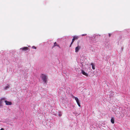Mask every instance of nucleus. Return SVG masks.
Returning <instances> with one entry per match:
<instances>
[{"instance_id":"nucleus-1","label":"nucleus","mask_w":130,"mask_h":130,"mask_svg":"<svg viewBox=\"0 0 130 130\" xmlns=\"http://www.w3.org/2000/svg\"><path fill=\"white\" fill-rule=\"evenodd\" d=\"M41 78L43 82L46 84L47 82V76L45 75L42 74V75Z\"/></svg>"},{"instance_id":"nucleus-2","label":"nucleus","mask_w":130,"mask_h":130,"mask_svg":"<svg viewBox=\"0 0 130 130\" xmlns=\"http://www.w3.org/2000/svg\"><path fill=\"white\" fill-rule=\"evenodd\" d=\"M79 37L78 36H75L73 37V38L72 39V42L71 44L70 45V47L71 46V45L73 44V42H74V41H75V40H77L78 39V38H79Z\"/></svg>"},{"instance_id":"nucleus-3","label":"nucleus","mask_w":130,"mask_h":130,"mask_svg":"<svg viewBox=\"0 0 130 130\" xmlns=\"http://www.w3.org/2000/svg\"><path fill=\"white\" fill-rule=\"evenodd\" d=\"M75 99L76 100L78 106L79 107H80L81 106V105L80 104L79 101V100H78V98L76 97H75Z\"/></svg>"},{"instance_id":"nucleus-4","label":"nucleus","mask_w":130,"mask_h":130,"mask_svg":"<svg viewBox=\"0 0 130 130\" xmlns=\"http://www.w3.org/2000/svg\"><path fill=\"white\" fill-rule=\"evenodd\" d=\"M80 48V47L78 45L75 48V52L76 53L77 52Z\"/></svg>"},{"instance_id":"nucleus-5","label":"nucleus","mask_w":130,"mask_h":130,"mask_svg":"<svg viewBox=\"0 0 130 130\" xmlns=\"http://www.w3.org/2000/svg\"><path fill=\"white\" fill-rule=\"evenodd\" d=\"M5 102L6 103V105H10L12 104V103L11 102L8 101L6 100L5 101Z\"/></svg>"},{"instance_id":"nucleus-6","label":"nucleus","mask_w":130,"mask_h":130,"mask_svg":"<svg viewBox=\"0 0 130 130\" xmlns=\"http://www.w3.org/2000/svg\"><path fill=\"white\" fill-rule=\"evenodd\" d=\"M82 74L83 75H84L87 76H88V74L87 73H86L84 71L82 70Z\"/></svg>"},{"instance_id":"nucleus-7","label":"nucleus","mask_w":130,"mask_h":130,"mask_svg":"<svg viewBox=\"0 0 130 130\" xmlns=\"http://www.w3.org/2000/svg\"><path fill=\"white\" fill-rule=\"evenodd\" d=\"M21 49H22L23 51H26L28 50V48L27 47H24L23 48H20Z\"/></svg>"},{"instance_id":"nucleus-8","label":"nucleus","mask_w":130,"mask_h":130,"mask_svg":"<svg viewBox=\"0 0 130 130\" xmlns=\"http://www.w3.org/2000/svg\"><path fill=\"white\" fill-rule=\"evenodd\" d=\"M5 99L4 98H3L1 99V100L0 101V106H2V104L3 102V101H4Z\"/></svg>"},{"instance_id":"nucleus-9","label":"nucleus","mask_w":130,"mask_h":130,"mask_svg":"<svg viewBox=\"0 0 130 130\" xmlns=\"http://www.w3.org/2000/svg\"><path fill=\"white\" fill-rule=\"evenodd\" d=\"M111 122L112 123L114 124V119L113 118H112L111 119Z\"/></svg>"},{"instance_id":"nucleus-10","label":"nucleus","mask_w":130,"mask_h":130,"mask_svg":"<svg viewBox=\"0 0 130 130\" xmlns=\"http://www.w3.org/2000/svg\"><path fill=\"white\" fill-rule=\"evenodd\" d=\"M91 65L92 66V68L93 69H95V66L93 64V63H91Z\"/></svg>"},{"instance_id":"nucleus-11","label":"nucleus","mask_w":130,"mask_h":130,"mask_svg":"<svg viewBox=\"0 0 130 130\" xmlns=\"http://www.w3.org/2000/svg\"><path fill=\"white\" fill-rule=\"evenodd\" d=\"M9 85H8L7 86H6L5 87V90H6L7 89V88H9Z\"/></svg>"},{"instance_id":"nucleus-12","label":"nucleus","mask_w":130,"mask_h":130,"mask_svg":"<svg viewBox=\"0 0 130 130\" xmlns=\"http://www.w3.org/2000/svg\"><path fill=\"white\" fill-rule=\"evenodd\" d=\"M57 45V43H56V42H55L54 43L53 47L56 46Z\"/></svg>"},{"instance_id":"nucleus-13","label":"nucleus","mask_w":130,"mask_h":130,"mask_svg":"<svg viewBox=\"0 0 130 130\" xmlns=\"http://www.w3.org/2000/svg\"><path fill=\"white\" fill-rule=\"evenodd\" d=\"M32 48H34V49H36V47L34 46H33L32 47Z\"/></svg>"},{"instance_id":"nucleus-14","label":"nucleus","mask_w":130,"mask_h":130,"mask_svg":"<svg viewBox=\"0 0 130 130\" xmlns=\"http://www.w3.org/2000/svg\"><path fill=\"white\" fill-rule=\"evenodd\" d=\"M86 34H83L82 35V36H86Z\"/></svg>"},{"instance_id":"nucleus-15","label":"nucleus","mask_w":130,"mask_h":130,"mask_svg":"<svg viewBox=\"0 0 130 130\" xmlns=\"http://www.w3.org/2000/svg\"><path fill=\"white\" fill-rule=\"evenodd\" d=\"M61 115L60 114H59V115H58V116L59 117H60L61 116Z\"/></svg>"},{"instance_id":"nucleus-16","label":"nucleus","mask_w":130,"mask_h":130,"mask_svg":"<svg viewBox=\"0 0 130 130\" xmlns=\"http://www.w3.org/2000/svg\"><path fill=\"white\" fill-rule=\"evenodd\" d=\"M4 130V128H1V129L0 130Z\"/></svg>"},{"instance_id":"nucleus-17","label":"nucleus","mask_w":130,"mask_h":130,"mask_svg":"<svg viewBox=\"0 0 130 130\" xmlns=\"http://www.w3.org/2000/svg\"><path fill=\"white\" fill-rule=\"evenodd\" d=\"M109 37H110V36L111 35L110 34H109Z\"/></svg>"}]
</instances>
